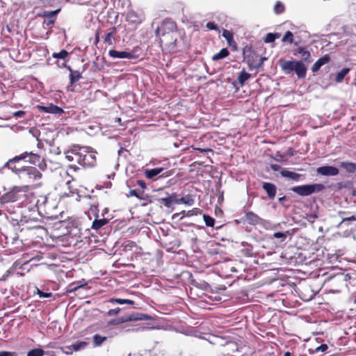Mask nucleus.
<instances>
[{
	"instance_id": "nucleus-46",
	"label": "nucleus",
	"mask_w": 356,
	"mask_h": 356,
	"mask_svg": "<svg viewBox=\"0 0 356 356\" xmlns=\"http://www.w3.org/2000/svg\"><path fill=\"white\" fill-rule=\"evenodd\" d=\"M38 295L40 296V298H51L53 296L51 293L44 292L40 289H38Z\"/></svg>"
},
{
	"instance_id": "nucleus-58",
	"label": "nucleus",
	"mask_w": 356,
	"mask_h": 356,
	"mask_svg": "<svg viewBox=\"0 0 356 356\" xmlns=\"http://www.w3.org/2000/svg\"><path fill=\"white\" fill-rule=\"evenodd\" d=\"M194 214L197 215L201 213V210L198 208H195L192 210Z\"/></svg>"
},
{
	"instance_id": "nucleus-52",
	"label": "nucleus",
	"mask_w": 356,
	"mask_h": 356,
	"mask_svg": "<svg viewBox=\"0 0 356 356\" xmlns=\"http://www.w3.org/2000/svg\"><path fill=\"white\" fill-rule=\"evenodd\" d=\"M273 236L277 238L285 239L286 238V234L280 232H275L273 234Z\"/></svg>"
},
{
	"instance_id": "nucleus-28",
	"label": "nucleus",
	"mask_w": 356,
	"mask_h": 356,
	"mask_svg": "<svg viewBox=\"0 0 356 356\" xmlns=\"http://www.w3.org/2000/svg\"><path fill=\"white\" fill-rule=\"evenodd\" d=\"M107 340V337L102 336L99 334H95L92 337V346L93 347L101 346Z\"/></svg>"
},
{
	"instance_id": "nucleus-47",
	"label": "nucleus",
	"mask_w": 356,
	"mask_h": 356,
	"mask_svg": "<svg viewBox=\"0 0 356 356\" xmlns=\"http://www.w3.org/2000/svg\"><path fill=\"white\" fill-rule=\"evenodd\" d=\"M174 172H175L174 170H170L165 171V172H162L161 175H159L158 178L168 177L174 174Z\"/></svg>"
},
{
	"instance_id": "nucleus-14",
	"label": "nucleus",
	"mask_w": 356,
	"mask_h": 356,
	"mask_svg": "<svg viewBox=\"0 0 356 356\" xmlns=\"http://www.w3.org/2000/svg\"><path fill=\"white\" fill-rule=\"evenodd\" d=\"M108 55L113 58H134L135 56L134 54L129 51H119L117 50L111 49L108 51Z\"/></svg>"
},
{
	"instance_id": "nucleus-39",
	"label": "nucleus",
	"mask_w": 356,
	"mask_h": 356,
	"mask_svg": "<svg viewBox=\"0 0 356 356\" xmlns=\"http://www.w3.org/2000/svg\"><path fill=\"white\" fill-rule=\"evenodd\" d=\"M44 351L40 348H33L27 353V356H43Z\"/></svg>"
},
{
	"instance_id": "nucleus-11",
	"label": "nucleus",
	"mask_w": 356,
	"mask_h": 356,
	"mask_svg": "<svg viewBox=\"0 0 356 356\" xmlns=\"http://www.w3.org/2000/svg\"><path fill=\"white\" fill-rule=\"evenodd\" d=\"M37 108L39 111L47 113L62 114L64 113L63 108L53 104H50L48 106L38 105Z\"/></svg>"
},
{
	"instance_id": "nucleus-61",
	"label": "nucleus",
	"mask_w": 356,
	"mask_h": 356,
	"mask_svg": "<svg viewBox=\"0 0 356 356\" xmlns=\"http://www.w3.org/2000/svg\"><path fill=\"white\" fill-rule=\"evenodd\" d=\"M99 34L98 33H97L95 35V43H97L99 42Z\"/></svg>"
},
{
	"instance_id": "nucleus-19",
	"label": "nucleus",
	"mask_w": 356,
	"mask_h": 356,
	"mask_svg": "<svg viewBox=\"0 0 356 356\" xmlns=\"http://www.w3.org/2000/svg\"><path fill=\"white\" fill-rule=\"evenodd\" d=\"M330 58L328 54H326L319 59H318L314 64L312 65V71L313 72H316L319 70L321 66L330 62Z\"/></svg>"
},
{
	"instance_id": "nucleus-22",
	"label": "nucleus",
	"mask_w": 356,
	"mask_h": 356,
	"mask_svg": "<svg viewBox=\"0 0 356 356\" xmlns=\"http://www.w3.org/2000/svg\"><path fill=\"white\" fill-rule=\"evenodd\" d=\"M67 69L70 72V86H73L79 79H81V74L79 71L73 70L70 66H67Z\"/></svg>"
},
{
	"instance_id": "nucleus-60",
	"label": "nucleus",
	"mask_w": 356,
	"mask_h": 356,
	"mask_svg": "<svg viewBox=\"0 0 356 356\" xmlns=\"http://www.w3.org/2000/svg\"><path fill=\"white\" fill-rule=\"evenodd\" d=\"M108 208H105L103 211V213H102V216H104L106 213H107L108 212Z\"/></svg>"
},
{
	"instance_id": "nucleus-50",
	"label": "nucleus",
	"mask_w": 356,
	"mask_h": 356,
	"mask_svg": "<svg viewBox=\"0 0 356 356\" xmlns=\"http://www.w3.org/2000/svg\"><path fill=\"white\" fill-rule=\"evenodd\" d=\"M206 27L209 29V30H217L218 29V26L217 24L213 22H209L206 25Z\"/></svg>"
},
{
	"instance_id": "nucleus-1",
	"label": "nucleus",
	"mask_w": 356,
	"mask_h": 356,
	"mask_svg": "<svg viewBox=\"0 0 356 356\" xmlns=\"http://www.w3.org/2000/svg\"><path fill=\"white\" fill-rule=\"evenodd\" d=\"M96 152L91 150L89 147L80 146L79 145H72L68 150L65 152V158L72 163L71 168L74 170L79 169L76 163L85 168H91L96 165L97 158Z\"/></svg>"
},
{
	"instance_id": "nucleus-40",
	"label": "nucleus",
	"mask_w": 356,
	"mask_h": 356,
	"mask_svg": "<svg viewBox=\"0 0 356 356\" xmlns=\"http://www.w3.org/2000/svg\"><path fill=\"white\" fill-rule=\"evenodd\" d=\"M69 55V53L65 49H62L60 52H54L52 56L54 58L65 59Z\"/></svg>"
},
{
	"instance_id": "nucleus-55",
	"label": "nucleus",
	"mask_w": 356,
	"mask_h": 356,
	"mask_svg": "<svg viewBox=\"0 0 356 356\" xmlns=\"http://www.w3.org/2000/svg\"><path fill=\"white\" fill-rule=\"evenodd\" d=\"M109 325H120V323L118 321V318H115V319H113L112 321H111L109 323H108Z\"/></svg>"
},
{
	"instance_id": "nucleus-57",
	"label": "nucleus",
	"mask_w": 356,
	"mask_h": 356,
	"mask_svg": "<svg viewBox=\"0 0 356 356\" xmlns=\"http://www.w3.org/2000/svg\"><path fill=\"white\" fill-rule=\"evenodd\" d=\"M130 194H131V195H134V196H136V197H139V195L138 194V193L136 192V190H131V191H130Z\"/></svg>"
},
{
	"instance_id": "nucleus-16",
	"label": "nucleus",
	"mask_w": 356,
	"mask_h": 356,
	"mask_svg": "<svg viewBox=\"0 0 356 356\" xmlns=\"http://www.w3.org/2000/svg\"><path fill=\"white\" fill-rule=\"evenodd\" d=\"M60 8H58L53 11H48L44 10L42 12V16H43L45 18L48 19V21L46 22L44 21V23H46L47 26L54 24L56 19V15L60 13Z\"/></svg>"
},
{
	"instance_id": "nucleus-7",
	"label": "nucleus",
	"mask_w": 356,
	"mask_h": 356,
	"mask_svg": "<svg viewBox=\"0 0 356 356\" xmlns=\"http://www.w3.org/2000/svg\"><path fill=\"white\" fill-rule=\"evenodd\" d=\"M26 153H22L21 154L9 159L4 165V167L8 168L13 172L17 174L20 170H22L26 166L22 164V162L26 161Z\"/></svg>"
},
{
	"instance_id": "nucleus-63",
	"label": "nucleus",
	"mask_w": 356,
	"mask_h": 356,
	"mask_svg": "<svg viewBox=\"0 0 356 356\" xmlns=\"http://www.w3.org/2000/svg\"><path fill=\"white\" fill-rule=\"evenodd\" d=\"M308 289H309V288H308V287H307V286H306V287H304V288L302 289V290H304L305 291H307Z\"/></svg>"
},
{
	"instance_id": "nucleus-41",
	"label": "nucleus",
	"mask_w": 356,
	"mask_h": 356,
	"mask_svg": "<svg viewBox=\"0 0 356 356\" xmlns=\"http://www.w3.org/2000/svg\"><path fill=\"white\" fill-rule=\"evenodd\" d=\"M204 221L207 227H213L215 224V219L207 214L203 215Z\"/></svg>"
},
{
	"instance_id": "nucleus-24",
	"label": "nucleus",
	"mask_w": 356,
	"mask_h": 356,
	"mask_svg": "<svg viewBox=\"0 0 356 356\" xmlns=\"http://www.w3.org/2000/svg\"><path fill=\"white\" fill-rule=\"evenodd\" d=\"M297 54H300L301 55V58L302 60H304L305 62L307 63L312 62L311 54L309 51L306 49L305 47H298L297 49V52H295L293 54L296 56Z\"/></svg>"
},
{
	"instance_id": "nucleus-64",
	"label": "nucleus",
	"mask_w": 356,
	"mask_h": 356,
	"mask_svg": "<svg viewBox=\"0 0 356 356\" xmlns=\"http://www.w3.org/2000/svg\"><path fill=\"white\" fill-rule=\"evenodd\" d=\"M284 198H285V197H280V198L279 199V200H280V201H282V200H283Z\"/></svg>"
},
{
	"instance_id": "nucleus-31",
	"label": "nucleus",
	"mask_w": 356,
	"mask_h": 356,
	"mask_svg": "<svg viewBox=\"0 0 356 356\" xmlns=\"http://www.w3.org/2000/svg\"><path fill=\"white\" fill-rule=\"evenodd\" d=\"M108 302L111 303H118V304H128L131 305H134V301L129 300V299H122V298H110Z\"/></svg>"
},
{
	"instance_id": "nucleus-42",
	"label": "nucleus",
	"mask_w": 356,
	"mask_h": 356,
	"mask_svg": "<svg viewBox=\"0 0 356 356\" xmlns=\"http://www.w3.org/2000/svg\"><path fill=\"white\" fill-rule=\"evenodd\" d=\"M61 0H40V3L45 7H53L60 3Z\"/></svg>"
},
{
	"instance_id": "nucleus-48",
	"label": "nucleus",
	"mask_w": 356,
	"mask_h": 356,
	"mask_svg": "<svg viewBox=\"0 0 356 356\" xmlns=\"http://www.w3.org/2000/svg\"><path fill=\"white\" fill-rule=\"evenodd\" d=\"M352 221H356V216H351L350 217L343 218L341 224Z\"/></svg>"
},
{
	"instance_id": "nucleus-36",
	"label": "nucleus",
	"mask_w": 356,
	"mask_h": 356,
	"mask_svg": "<svg viewBox=\"0 0 356 356\" xmlns=\"http://www.w3.org/2000/svg\"><path fill=\"white\" fill-rule=\"evenodd\" d=\"M280 33H267L265 36V38H264V41L266 43H270V42H273L275 40L276 38H279L280 37Z\"/></svg>"
},
{
	"instance_id": "nucleus-30",
	"label": "nucleus",
	"mask_w": 356,
	"mask_h": 356,
	"mask_svg": "<svg viewBox=\"0 0 356 356\" xmlns=\"http://www.w3.org/2000/svg\"><path fill=\"white\" fill-rule=\"evenodd\" d=\"M116 33V29L113 27L111 31L106 34L104 42L108 44H113L114 42V36Z\"/></svg>"
},
{
	"instance_id": "nucleus-26",
	"label": "nucleus",
	"mask_w": 356,
	"mask_h": 356,
	"mask_svg": "<svg viewBox=\"0 0 356 356\" xmlns=\"http://www.w3.org/2000/svg\"><path fill=\"white\" fill-rule=\"evenodd\" d=\"M127 20L130 23L136 24H140L142 22V19L133 10L128 12Z\"/></svg>"
},
{
	"instance_id": "nucleus-43",
	"label": "nucleus",
	"mask_w": 356,
	"mask_h": 356,
	"mask_svg": "<svg viewBox=\"0 0 356 356\" xmlns=\"http://www.w3.org/2000/svg\"><path fill=\"white\" fill-rule=\"evenodd\" d=\"M282 41L283 42H289L290 44H292L293 42V34L290 31H288L285 33L284 35L283 36Z\"/></svg>"
},
{
	"instance_id": "nucleus-9",
	"label": "nucleus",
	"mask_w": 356,
	"mask_h": 356,
	"mask_svg": "<svg viewBox=\"0 0 356 356\" xmlns=\"http://www.w3.org/2000/svg\"><path fill=\"white\" fill-rule=\"evenodd\" d=\"M120 324L129 322V321H141V320H149L152 319V317L147 314H139V313H132L128 315H125L124 316H121L118 318Z\"/></svg>"
},
{
	"instance_id": "nucleus-23",
	"label": "nucleus",
	"mask_w": 356,
	"mask_h": 356,
	"mask_svg": "<svg viewBox=\"0 0 356 356\" xmlns=\"http://www.w3.org/2000/svg\"><path fill=\"white\" fill-rule=\"evenodd\" d=\"M88 346V342L86 341H76L71 346H66V348L70 351L67 352V353H72L74 351H79L83 349H85Z\"/></svg>"
},
{
	"instance_id": "nucleus-8",
	"label": "nucleus",
	"mask_w": 356,
	"mask_h": 356,
	"mask_svg": "<svg viewBox=\"0 0 356 356\" xmlns=\"http://www.w3.org/2000/svg\"><path fill=\"white\" fill-rule=\"evenodd\" d=\"M28 155L26 156V163L37 165L41 170L44 171L47 169V165L45 159L38 154L25 152Z\"/></svg>"
},
{
	"instance_id": "nucleus-10",
	"label": "nucleus",
	"mask_w": 356,
	"mask_h": 356,
	"mask_svg": "<svg viewBox=\"0 0 356 356\" xmlns=\"http://www.w3.org/2000/svg\"><path fill=\"white\" fill-rule=\"evenodd\" d=\"M21 191L15 187L10 190L8 192L4 193L0 198L1 203L6 204L9 202H14L19 200V193Z\"/></svg>"
},
{
	"instance_id": "nucleus-49",
	"label": "nucleus",
	"mask_w": 356,
	"mask_h": 356,
	"mask_svg": "<svg viewBox=\"0 0 356 356\" xmlns=\"http://www.w3.org/2000/svg\"><path fill=\"white\" fill-rule=\"evenodd\" d=\"M300 293H302V299L304 300L305 301H307L312 299L315 296V294L312 291L311 294L309 296H306L305 294H304L302 291H300Z\"/></svg>"
},
{
	"instance_id": "nucleus-59",
	"label": "nucleus",
	"mask_w": 356,
	"mask_h": 356,
	"mask_svg": "<svg viewBox=\"0 0 356 356\" xmlns=\"http://www.w3.org/2000/svg\"><path fill=\"white\" fill-rule=\"evenodd\" d=\"M138 184L141 186L142 188H145V183L144 181H142V180H138Z\"/></svg>"
},
{
	"instance_id": "nucleus-4",
	"label": "nucleus",
	"mask_w": 356,
	"mask_h": 356,
	"mask_svg": "<svg viewBox=\"0 0 356 356\" xmlns=\"http://www.w3.org/2000/svg\"><path fill=\"white\" fill-rule=\"evenodd\" d=\"M243 61L245 62L250 70L258 69L262 66L266 58H260L251 47L245 46L243 49Z\"/></svg>"
},
{
	"instance_id": "nucleus-44",
	"label": "nucleus",
	"mask_w": 356,
	"mask_h": 356,
	"mask_svg": "<svg viewBox=\"0 0 356 356\" xmlns=\"http://www.w3.org/2000/svg\"><path fill=\"white\" fill-rule=\"evenodd\" d=\"M120 311H121V309L120 307H117L115 309H111L108 311L107 315L108 316H116L120 313Z\"/></svg>"
},
{
	"instance_id": "nucleus-37",
	"label": "nucleus",
	"mask_w": 356,
	"mask_h": 356,
	"mask_svg": "<svg viewBox=\"0 0 356 356\" xmlns=\"http://www.w3.org/2000/svg\"><path fill=\"white\" fill-rule=\"evenodd\" d=\"M273 10L277 15H280L284 12L285 6L283 3L278 1L275 3Z\"/></svg>"
},
{
	"instance_id": "nucleus-29",
	"label": "nucleus",
	"mask_w": 356,
	"mask_h": 356,
	"mask_svg": "<svg viewBox=\"0 0 356 356\" xmlns=\"http://www.w3.org/2000/svg\"><path fill=\"white\" fill-rule=\"evenodd\" d=\"M280 174L282 177L291 179L292 180H298L300 175L296 172L288 170H282L280 172Z\"/></svg>"
},
{
	"instance_id": "nucleus-53",
	"label": "nucleus",
	"mask_w": 356,
	"mask_h": 356,
	"mask_svg": "<svg viewBox=\"0 0 356 356\" xmlns=\"http://www.w3.org/2000/svg\"><path fill=\"white\" fill-rule=\"evenodd\" d=\"M13 115L16 118H22L25 115V112L24 111H18L15 112Z\"/></svg>"
},
{
	"instance_id": "nucleus-56",
	"label": "nucleus",
	"mask_w": 356,
	"mask_h": 356,
	"mask_svg": "<svg viewBox=\"0 0 356 356\" xmlns=\"http://www.w3.org/2000/svg\"><path fill=\"white\" fill-rule=\"evenodd\" d=\"M11 355V353L6 352V351H1L0 352V356H10Z\"/></svg>"
},
{
	"instance_id": "nucleus-6",
	"label": "nucleus",
	"mask_w": 356,
	"mask_h": 356,
	"mask_svg": "<svg viewBox=\"0 0 356 356\" xmlns=\"http://www.w3.org/2000/svg\"><path fill=\"white\" fill-rule=\"evenodd\" d=\"M17 175L21 180L26 183H30L42 177L41 172L35 167L31 166H26L17 173Z\"/></svg>"
},
{
	"instance_id": "nucleus-2",
	"label": "nucleus",
	"mask_w": 356,
	"mask_h": 356,
	"mask_svg": "<svg viewBox=\"0 0 356 356\" xmlns=\"http://www.w3.org/2000/svg\"><path fill=\"white\" fill-rule=\"evenodd\" d=\"M177 24L171 19H165L155 30V35L159 38L163 50L168 53L177 51Z\"/></svg>"
},
{
	"instance_id": "nucleus-18",
	"label": "nucleus",
	"mask_w": 356,
	"mask_h": 356,
	"mask_svg": "<svg viewBox=\"0 0 356 356\" xmlns=\"http://www.w3.org/2000/svg\"><path fill=\"white\" fill-rule=\"evenodd\" d=\"M95 217L96 218L92 222L91 227L92 229H95L96 231L99 230L100 228L108 224L111 219V218H103L101 219H98L99 216L97 213L95 215Z\"/></svg>"
},
{
	"instance_id": "nucleus-33",
	"label": "nucleus",
	"mask_w": 356,
	"mask_h": 356,
	"mask_svg": "<svg viewBox=\"0 0 356 356\" xmlns=\"http://www.w3.org/2000/svg\"><path fill=\"white\" fill-rule=\"evenodd\" d=\"M250 78V74L246 72L244 70H243L238 74V81L240 85L242 86L244 85L245 82Z\"/></svg>"
},
{
	"instance_id": "nucleus-38",
	"label": "nucleus",
	"mask_w": 356,
	"mask_h": 356,
	"mask_svg": "<svg viewBox=\"0 0 356 356\" xmlns=\"http://www.w3.org/2000/svg\"><path fill=\"white\" fill-rule=\"evenodd\" d=\"M86 286H87V284H83L78 285V284H76L74 283H72V284L69 285L67 291L69 292V293L75 292L76 291H77L79 289H86Z\"/></svg>"
},
{
	"instance_id": "nucleus-45",
	"label": "nucleus",
	"mask_w": 356,
	"mask_h": 356,
	"mask_svg": "<svg viewBox=\"0 0 356 356\" xmlns=\"http://www.w3.org/2000/svg\"><path fill=\"white\" fill-rule=\"evenodd\" d=\"M69 197H74V200L77 202L81 200V195L74 191H70V193L67 195Z\"/></svg>"
},
{
	"instance_id": "nucleus-3",
	"label": "nucleus",
	"mask_w": 356,
	"mask_h": 356,
	"mask_svg": "<svg viewBox=\"0 0 356 356\" xmlns=\"http://www.w3.org/2000/svg\"><path fill=\"white\" fill-rule=\"evenodd\" d=\"M280 67L286 74L295 72L299 79H304L307 74V67L300 60H280Z\"/></svg>"
},
{
	"instance_id": "nucleus-25",
	"label": "nucleus",
	"mask_w": 356,
	"mask_h": 356,
	"mask_svg": "<svg viewBox=\"0 0 356 356\" xmlns=\"http://www.w3.org/2000/svg\"><path fill=\"white\" fill-rule=\"evenodd\" d=\"M163 171V168H156L153 169H147L145 171V175L147 179H154V177L160 175Z\"/></svg>"
},
{
	"instance_id": "nucleus-32",
	"label": "nucleus",
	"mask_w": 356,
	"mask_h": 356,
	"mask_svg": "<svg viewBox=\"0 0 356 356\" xmlns=\"http://www.w3.org/2000/svg\"><path fill=\"white\" fill-rule=\"evenodd\" d=\"M229 54V52L227 48L222 49L218 54L213 56V60H218L226 58Z\"/></svg>"
},
{
	"instance_id": "nucleus-27",
	"label": "nucleus",
	"mask_w": 356,
	"mask_h": 356,
	"mask_svg": "<svg viewBox=\"0 0 356 356\" xmlns=\"http://www.w3.org/2000/svg\"><path fill=\"white\" fill-rule=\"evenodd\" d=\"M340 166L348 173H353L356 171V163H355L342 161L340 163Z\"/></svg>"
},
{
	"instance_id": "nucleus-35",
	"label": "nucleus",
	"mask_w": 356,
	"mask_h": 356,
	"mask_svg": "<svg viewBox=\"0 0 356 356\" xmlns=\"http://www.w3.org/2000/svg\"><path fill=\"white\" fill-rule=\"evenodd\" d=\"M350 69L349 68H343L341 71L337 72L336 75L335 80L337 82H341L344 77L347 75V74L349 72Z\"/></svg>"
},
{
	"instance_id": "nucleus-21",
	"label": "nucleus",
	"mask_w": 356,
	"mask_h": 356,
	"mask_svg": "<svg viewBox=\"0 0 356 356\" xmlns=\"http://www.w3.org/2000/svg\"><path fill=\"white\" fill-rule=\"evenodd\" d=\"M159 202L165 207L170 208L173 204H178V199L177 198L176 193H173L169 197L159 199Z\"/></svg>"
},
{
	"instance_id": "nucleus-15",
	"label": "nucleus",
	"mask_w": 356,
	"mask_h": 356,
	"mask_svg": "<svg viewBox=\"0 0 356 356\" xmlns=\"http://www.w3.org/2000/svg\"><path fill=\"white\" fill-rule=\"evenodd\" d=\"M243 222H246L251 225H256L261 220V218L252 211H248L245 213Z\"/></svg>"
},
{
	"instance_id": "nucleus-54",
	"label": "nucleus",
	"mask_w": 356,
	"mask_h": 356,
	"mask_svg": "<svg viewBox=\"0 0 356 356\" xmlns=\"http://www.w3.org/2000/svg\"><path fill=\"white\" fill-rule=\"evenodd\" d=\"M195 150H197V151H199L201 153H206V152H212V149H210V148H199V147H196V148H194Z\"/></svg>"
},
{
	"instance_id": "nucleus-17",
	"label": "nucleus",
	"mask_w": 356,
	"mask_h": 356,
	"mask_svg": "<svg viewBox=\"0 0 356 356\" xmlns=\"http://www.w3.org/2000/svg\"><path fill=\"white\" fill-rule=\"evenodd\" d=\"M222 37L225 38L227 42L228 45L231 47L233 51H237V44L236 41L234 40V36L232 32L228 30H223Z\"/></svg>"
},
{
	"instance_id": "nucleus-12",
	"label": "nucleus",
	"mask_w": 356,
	"mask_h": 356,
	"mask_svg": "<svg viewBox=\"0 0 356 356\" xmlns=\"http://www.w3.org/2000/svg\"><path fill=\"white\" fill-rule=\"evenodd\" d=\"M316 172L323 176H335L339 174V169L334 166L324 165L318 168Z\"/></svg>"
},
{
	"instance_id": "nucleus-5",
	"label": "nucleus",
	"mask_w": 356,
	"mask_h": 356,
	"mask_svg": "<svg viewBox=\"0 0 356 356\" xmlns=\"http://www.w3.org/2000/svg\"><path fill=\"white\" fill-rule=\"evenodd\" d=\"M325 186L322 184H307L294 186L291 191L301 196H308L314 193L322 191Z\"/></svg>"
},
{
	"instance_id": "nucleus-51",
	"label": "nucleus",
	"mask_w": 356,
	"mask_h": 356,
	"mask_svg": "<svg viewBox=\"0 0 356 356\" xmlns=\"http://www.w3.org/2000/svg\"><path fill=\"white\" fill-rule=\"evenodd\" d=\"M328 346L325 343H323L321 346L316 348L315 351L316 352H325L327 350Z\"/></svg>"
},
{
	"instance_id": "nucleus-20",
	"label": "nucleus",
	"mask_w": 356,
	"mask_h": 356,
	"mask_svg": "<svg viewBox=\"0 0 356 356\" xmlns=\"http://www.w3.org/2000/svg\"><path fill=\"white\" fill-rule=\"evenodd\" d=\"M262 188L267 193L270 199H273L275 197L277 188L274 184L264 182Z\"/></svg>"
},
{
	"instance_id": "nucleus-62",
	"label": "nucleus",
	"mask_w": 356,
	"mask_h": 356,
	"mask_svg": "<svg viewBox=\"0 0 356 356\" xmlns=\"http://www.w3.org/2000/svg\"><path fill=\"white\" fill-rule=\"evenodd\" d=\"M284 356H292L291 353L289 351L285 352Z\"/></svg>"
},
{
	"instance_id": "nucleus-34",
	"label": "nucleus",
	"mask_w": 356,
	"mask_h": 356,
	"mask_svg": "<svg viewBox=\"0 0 356 356\" xmlns=\"http://www.w3.org/2000/svg\"><path fill=\"white\" fill-rule=\"evenodd\" d=\"M180 203L191 206L194 204V199L190 195H187L178 199V204Z\"/></svg>"
},
{
	"instance_id": "nucleus-13",
	"label": "nucleus",
	"mask_w": 356,
	"mask_h": 356,
	"mask_svg": "<svg viewBox=\"0 0 356 356\" xmlns=\"http://www.w3.org/2000/svg\"><path fill=\"white\" fill-rule=\"evenodd\" d=\"M22 222H38V211L37 209H31L28 211V213H25L23 214L22 219L20 220Z\"/></svg>"
}]
</instances>
